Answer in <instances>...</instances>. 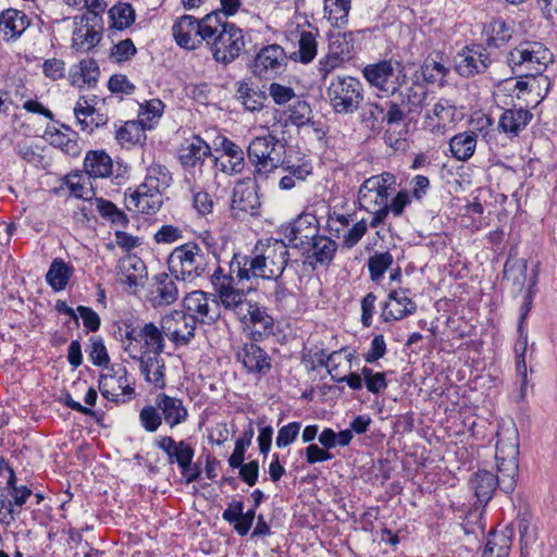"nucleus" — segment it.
<instances>
[{
    "mask_svg": "<svg viewBox=\"0 0 557 557\" xmlns=\"http://www.w3.org/2000/svg\"><path fill=\"white\" fill-rule=\"evenodd\" d=\"M519 433L515 424L502 425L497 431L495 459L498 473H502L506 494L515 490L518 475Z\"/></svg>",
    "mask_w": 557,
    "mask_h": 557,
    "instance_id": "obj_6",
    "label": "nucleus"
},
{
    "mask_svg": "<svg viewBox=\"0 0 557 557\" xmlns=\"http://www.w3.org/2000/svg\"><path fill=\"white\" fill-rule=\"evenodd\" d=\"M197 318L182 310H172L161 318L159 329L175 346H185L195 337Z\"/></svg>",
    "mask_w": 557,
    "mask_h": 557,
    "instance_id": "obj_12",
    "label": "nucleus"
},
{
    "mask_svg": "<svg viewBox=\"0 0 557 557\" xmlns=\"http://www.w3.org/2000/svg\"><path fill=\"white\" fill-rule=\"evenodd\" d=\"M317 50L318 41L315 34L302 30L298 39V50L290 54V59L308 64L315 58Z\"/></svg>",
    "mask_w": 557,
    "mask_h": 557,
    "instance_id": "obj_43",
    "label": "nucleus"
},
{
    "mask_svg": "<svg viewBox=\"0 0 557 557\" xmlns=\"http://www.w3.org/2000/svg\"><path fill=\"white\" fill-rule=\"evenodd\" d=\"M90 17L82 15L79 22H76V28L73 32V48L78 51H89L101 40L102 33L95 25H90Z\"/></svg>",
    "mask_w": 557,
    "mask_h": 557,
    "instance_id": "obj_34",
    "label": "nucleus"
},
{
    "mask_svg": "<svg viewBox=\"0 0 557 557\" xmlns=\"http://www.w3.org/2000/svg\"><path fill=\"white\" fill-rule=\"evenodd\" d=\"M327 97L336 113H354L363 100L362 84L351 76H337L327 87Z\"/></svg>",
    "mask_w": 557,
    "mask_h": 557,
    "instance_id": "obj_10",
    "label": "nucleus"
},
{
    "mask_svg": "<svg viewBox=\"0 0 557 557\" xmlns=\"http://www.w3.org/2000/svg\"><path fill=\"white\" fill-rule=\"evenodd\" d=\"M300 428V422H290L282 426L277 432L276 446L284 448L290 445L297 438Z\"/></svg>",
    "mask_w": 557,
    "mask_h": 557,
    "instance_id": "obj_63",
    "label": "nucleus"
},
{
    "mask_svg": "<svg viewBox=\"0 0 557 557\" xmlns=\"http://www.w3.org/2000/svg\"><path fill=\"white\" fill-rule=\"evenodd\" d=\"M507 62L521 77L536 76L553 62V54L542 42L524 40L509 51Z\"/></svg>",
    "mask_w": 557,
    "mask_h": 557,
    "instance_id": "obj_7",
    "label": "nucleus"
},
{
    "mask_svg": "<svg viewBox=\"0 0 557 557\" xmlns=\"http://www.w3.org/2000/svg\"><path fill=\"white\" fill-rule=\"evenodd\" d=\"M163 110L164 104L161 100L151 99L149 101H146L144 104L140 106V111L138 114L140 119L139 123L144 127L150 128L152 126L151 123L162 115Z\"/></svg>",
    "mask_w": 557,
    "mask_h": 557,
    "instance_id": "obj_52",
    "label": "nucleus"
},
{
    "mask_svg": "<svg viewBox=\"0 0 557 557\" xmlns=\"http://www.w3.org/2000/svg\"><path fill=\"white\" fill-rule=\"evenodd\" d=\"M400 103L408 115H419L430 106V98L424 85L416 82L398 94Z\"/></svg>",
    "mask_w": 557,
    "mask_h": 557,
    "instance_id": "obj_33",
    "label": "nucleus"
},
{
    "mask_svg": "<svg viewBox=\"0 0 557 557\" xmlns=\"http://www.w3.org/2000/svg\"><path fill=\"white\" fill-rule=\"evenodd\" d=\"M478 135L474 132H462L449 140V150L458 161H468L475 151Z\"/></svg>",
    "mask_w": 557,
    "mask_h": 557,
    "instance_id": "obj_42",
    "label": "nucleus"
},
{
    "mask_svg": "<svg viewBox=\"0 0 557 557\" xmlns=\"http://www.w3.org/2000/svg\"><path fill=\"white\" fill-rule=\"evenodd\" d=\"M162 202L163 197L158 184L150 185L146 182L125 197L127 209L143 214L156 213L161 208Z\"/></svg>",
    "mask_w": 557,
    "mask_h": 557,
    "instance_id": "obj_18",
    "label": "nucleus"
},
{
    "mask_svg": "<svg viewBox=\"0 0 557 557\" xmlns=\"http://www.w3.org/2000/svg\"><path fill=\"white\" fill-rule=\"evenodd\" d=\"M236 357L250 373L267 374L271 369L270 356L255 343L243 344Z\"/></svg>",
    "mask_w": 557,
    "mask_h": 557,
    "instance_id": "obj_23",
    "label": "nucleus"
},
{
    "mask_svg": "<svg viewBox=\"0 0 557 557\" xmlns=\"http://www.w3.org/2000/svg\"><path fill=\"white\" fill-rule=\"evenodd\" d=\"M147 275L146 264L136 255H126L117 262V282L129 294H136L139 288L144 287Z\"/></svg>",
    "mask_w": 557,
    "mask_h": 557,
    "instance_id": "obj_16",
    "label": "nucleus"
},
{
    "mask_svg": "<svg viewBox=\"0 0 557 557\" xmlns=\"http://www.w3.org/2000/svg\"><path fill=\"white\" fill-rule=\"evenodd\" d=\"M97 208L103 218L109 219L114 224L125 226L128 223L126 214L111 201L99 199Z\"/></svg>",
    "mask_w": 557,
    "mask_h": 557,
    "instance_id": "obj_55",
    "label": "nucleus"
},
{
    "mask_svg": "<svg viewBox=\"0 0 557 557\" xmlns=\"http://www.w3.org/2000/svg\"><path fill=\"white\" fill-rule=\"evenodd\" d=\"M513 534L515 529L511 524L500 531L490 532L482 557H508Z\"/></svg>",
    "mask_w": 557,
    "mask_h": 557,
    "instance_id": "obj_36",
    "label": "nucleus"
},
{
    "mask_svg": "<svg viewBox=\"0 0 557 557\" xmlns=\"http://www.w3.org/2000/svg\"><path fill=\"white\" fill-rule=\"evenodd\" d=\"M490 64V54L483 46L466 47L455 57V69L463 77L483 73Z\"/></svg>",
    "mask_w": 557,
    "mask_h": 557,
    "instance_id": "obj_20",
    "label": "nucleus"
},
{
    "mask_svg": "<svg viewBox=\"0 0 557 557\" xmlns=\"http://www.w3.org/2000/svg\"><path fill=\"white\" fill-rule=\"evenodd\" d=\"M162 352L156 351L134 360L138 362L139 371L145 380L159 388L165 386V362L162 358Z\"/></svg>",
    "mask_w": 557,
    "mask_h": 557,
    "instance_id": "obj_31",
    "label": "nucleus"
},
{
    "mask_svg": "<svg viewBox=\"0 0 557 557\" xmlns=\"http://www.w3.org/2000/svg\"><path fill=\"white\" fill-rule=\"evenodd\" d=\"M502 478V473L495 475L487 470H479L470 476L469 485L480 505L485 506L490 502L497 485L504 491Z\"/></svg>",
    "mask_w": 557,
    "mask_h": 557,
    "instance_id": "obj_27",
    "label": "nucleus"
},
{
    "mask_svg": "<svg viewBox=\"0 0 557 557\" xmlns=\"http://www.w3.org/2000/svg\"><path fill=\"white\" fill-rule=\"evenodd\" d=\"M285 50L276 44L262 47L255 55L250 70L256 77L271 79L286 66Z\"/></svg>",
    "mask_w": 557,
    "mask_h": 557,
    "instance_id": "obj_13",
    "label": "nucleus"
},
{
    "mask_svg": "<svg viewBox=\"0 0 557 557\" xmlns=\"http://www.w3.org/2000/svg\"><path fill=\"white\" fill-rule=\"evenodd\" d=\"M362 74L372 88L385 96L395 95L407 78L404 65L392 60L368 64Z\"/></svg>",
    "mask_w": 557,
    "mask_h": 557,
    "instance_id": "obj_9",
    "label": "nucleus"
},
{
    "mask_svg": "<svg viewBox=\"0 0 557 557\" xmlns=\"http://www.w3.org/2000/svg\"><path fill=\"white\" fill-rule=\"evenodd\" d=\"M45 139L52 146L60 148L70 156L79 154V146L74 135L64 133L55 127L48 128L45 133Z\"/></svg>",
    "mask_w": 557,
    "mask_h": 557,
    "instance_id": "obj_46",
    "label": "nucleus"
},
{
    "mask_svg": "<svg viewBox=\"0 0 557 557\" xmlns=\"http://www.w3.org/2000/svg\"><path fill=\"white\" fill-rule=\"evenodd\" d=\"M417 305L408 296L407 289L393 290L388 294V301L382 310V318L385 322L401 320L414 313Z\"/></svg>",
    "mask_w": 557,
    "mask_h": 557,
    "instance_id": "obj_24",
    "label": "nucleus"
},
{
    "mask_svg": "<svg viewBox=\"0 0 557 557\" xmlns=\"http://www.w3.org/2000/svg\"><path fill=\"white\" fill-rule=\"evenodd\" d=\"M214 12L207 14L201 20L191 15L181 16L172 27L173 36L178 46L185 49H196L203 41H207L208 33L206 28L212 24Z\"/></svg>",
    "mask_w": 557,
    "mask_h": 557,
    "instance_id": "obj_11",
    "label": "nucleus"
},
{
    "mask_svg": "<svg viewBox=\"0 0 557 557\" xmlns=\"http://www.w3.org/2000/svg\"><path fill=\"white\" fill-rule=\"evenodd\" d=\"M172 176L170 171L160 164H152L147 170L146 183L158 184V188L164 189L170 185Z\"/></svg>",
    "mask_w": 557,
    "mask_h": 557,
    "instance_id": "obj_61",
    "label": "nucleus"
},
{
    "mask_svg": "<svg viewBox=\"0 0 557 557\" xmlns=\"http://www.w3.org/2000/svg\"><path fill=\"white\" fill-rule=\"evenodd\" d=\"M361 120L369 128H379L385 121V109L376 103H368L363 109Z\"/></svg>",
    "mask_w": 557,
    "mask_h": 557,
    "instance_id": "obj_59",
    "label": "nucleus"
},
{
    "mask_svg": "<svg viewBox=\"0 0 557 557\" xmlns=\"http://www.w3.org/2000/svg\"><path fill=\"white\" fill-rule=\"evenodd\" d=\"M525 79L521 78L516 82V89L519 91H537L542 87H544L545 91L544 95L541 96V99H544L549 90L550 82L547 76L543 75H536V76H528L524 77Z\"/></svg>",
    "mask_w": 557,
    "mask_h": 557,
    "instance_id": "obj_56",
    "label": "nucleus"
},
{
    "mask_svg": "<svg viewBox=\"0 0 557 557\" xmlns=\"http://www.w3.org/2000/svg\"><path fill=\"white\" fill-rule=\"evenodd\" d=\"M286 174L295 178L298 183L304 182L308 175L312 172V166L307 161L298 163H290L285 161L284 165L281 166Z\"/></svg>",
    "mask_w": 557,
    "mask_h": 557,
    "instance_id": "obj_64",
    "label": "nucleus"
},
{
    "mask_svg": "<svg viewBox=\"0 0 557 557\" xmlns=\"http://www.w3.org/2000/svg\"><path fill=\"white\" fill-rule=\"evenodd\" d=\"M209 257L197 244L189 242L171 252L169 269L175 278L194 281L207 272Z\"/></svg>",
    "mask_w": 557,
    "mask_h": 557,
    "instance_id": "obj_8",
    "label": "nucleus"
},
{
    "mask_svg": "<svg viewBox=\"0 0 557 557\" xmlns=\"http://www.w3.org/2000/svg\"><path fill=\"white\" fill-rule=\"evenodd\" d=\"M213 305L214 300L202 290H194L184 298L185 312L196 315L197 323H211L218 319L219 313L212 308Z\"/></svg>",
    "mask_w": 557,
    "mask_h": 557,
    "instance_id": "obj_25",
    "label": "nucleus"
},
{
    "mask_svg": "<svg viewBox=\"0 0 557 557\" xmlns=\"http://www.w3.org/2000/svg\"><path fill=\"white\" fill-rule=\"evenodd\" d=\"M157 446L163 450L171 463L176 462L181 470H186L193 461L195 451L194 448L185 441L178 443L171 436H161L157 441Z\"/></svg>",
    "mask_w": 557,
    "mask_h": 557,
    "instance_id": "obj_30",
    "label": "nucleus"
},
{
    "mask_svg": "<svg viewBox=\"0 0 557 557\" xmlns=\"http://www.w3.org/2000/svg\"><path fill=\"white\" fill-rule=\"evenodd\" d=\"M95 112V108L86 97L82 96L78 98L74 108V114L83 131L91 132L95 126L99 125L92 117Z\"/></svg>",
    "mask_w": 557,
    "mask_h": 557,
    "instance_id": "obj_49",
    "label": "nucleus"
},
{
    "mask_svg": "<svg viewBox=\"0 0 557 557\" xmlns=\"http://www.w3.org/2000/svg\"><path fill=\"white\" fill-rule=\"evenodd\" d=\"M260 206L261 202L255 184L249 182L236 184L231 203V212L234 218L244 220L248 215H258Z\"/></svg>",
    "mask_w": 557,
    "mask_h": 557,
    "instance_id": "obj_17",
    "label": "nucleus"
},
{
    "mask_svg": "<svg viewBox=\"0 0 557 557\" xmlns=\"http://www.w3.org/2000/svg\"><path fill=\"white\" fill-rule=\"evenodd\" d=\"M29 23L28 16L15 9L5 10L0 15V30L5 40L18 38L27 29Z\"/></svg>",
    "mask_w": 557,
    "mask_h": 557,
    "instance_id": "obj_37",
    "label": "nucleus"
},
{
    "mask_svg": "<svg viewBox=\"0 0 557 557\" xmlns=\"http://www.w3.org/2000/svg\"><path fill=\"white\" fill-rule=\"evenodd\" d=\"M154 401L165 424L171 429L186 421L188 410L182 399L166 394H159Z\"/></svg>",
    "mask_w": 557,
    "mask_h": 557,
    "instance_id": "obj_29",
    "label": "nucleus"
},
{
    "mask_svg": "<svg viewBox=\"0 0 557 557\" xmlns=\"http://www.w3.org/2000/svg\"><path fill=\"white\" fill-rule=\"evenodd\" d=\"M136 47L132 39H124L113 45L110 52V60L114 63H123L128 61L136 54Z\"/></svg>",
    "mask_w": 557,
    "mask_h": 557,
    "instance_id": "obj_60",
    "label": "nucleus"
},
{
    "mask_svg": "<svg viewBox=\"0 0 557 557\" xmlns=\"http://www.w3.org/2000/svg\"><path fill=\"white\" fill-rule=\"evenodd\" d=\"M99 389L103 397L115 403L125 401L134 394L125 368L120 369L114 374L102 375L99 381Z\"/></svg>",
    "mask_w": 557,
    "mask_h": 557,
    "instance_id": "obj_22",
    "label": "nucleus"
},
{
    "mask_svg": "<svg viewBox=\"0 0 557 557\" xmlns=\"http://www.w3.org/2000/svg\"><path fill=\"white\" fill-rule=\"evenodd\" d=\"M286 141L271 133L255 136L248 147L247 157L253 166V174L268 177L285 163Z\"/></svg>",
    "mask_w": 557,
    "mask_h": 557,
    "instance_id": "obj_5",
    "label": "nucleus"
},
{
    "mask_svg": "<svg viewBox=\"0 0 557 557\" xmlns=\"http://www.w3.org/2000/svg\"><path fill=\"white\" fill-rule=\"evenodd\" d=\"M206 32L209 34L206 44L219 63H232L245 48L243 30L233 23L222 21L219 12H214L212 24L207 26Z\"/></svg>",
    "mask_w": 557,
    "mask_h": 557,
    "instance_id": "obj_4",
    "label": "nucleus"
},
{
    "mask_svg": "<svg viewBox=\"0 0 557 557\" xmlns=\"http://www.w3.org/2000/svg\"><path fill=\"white\" fill-rule=\"evenodd\" d=\"M222 158H214V166L228 175L239 174L245 169V158L243 149L232 141L223 137L221 140Z\"/></svg>",
    "mask_w": 557,
    "mask_h": 557,
    "instance_id": "obj_26",
    "label": "nucleus"
},
{
    "mask_svg": "<svg viewBox=\"0 0 557 557\" xmlns=\"http://www.w3.org/2000/svg\"><path fill=\"white\" fill-rule=\"evenodd\" d=\"M121 347L132 360L140 359L156 351H164L165 338L153 322L135 324L125 321L119 326Z\"/></svg>",
    "mask_w": 557,
    "mask_h": 557,
    "instance_id": "obj_2",
    "label": "nucleus"
},
{
    "mask_svg": "<svg viewBox=\"0 0 557 557\" xmlns=\"http://www.w3.org/2000/svg\"><path fill=\"white\" fill-rule=\"evenodd\" d=\"M533 114L523 108L505 110L498 120V129L509 138L517 137L532 121Z\"/></svg>",
    "mask_w": 557,
    "mask_h": 557,
    "instance_id": "obj_32",
    "label": "nucleus"
},
{
    "mask_svg": "<svg viewBox=\"0 0 557 557\" xmlns=\"http://www.w3.org/2000/svg\"><path fill=\"white\" fill-rule=\"evenodd\" d=\"M394 258L391 252H375L368 260V269L372 281H380L385 271L393 264Z\"/></svg>",
    "mask_w": 557,
    "mask_h": 557,
    "instance_id": "obj_51",
    "label": "nucleus"
},
{
    "mask_svg": "<svg viewBox=\"0 0 557 557\" xmlns=\"http://www.w3.org/2000/svg\"><path fill=\"white\" fill-rule=\"evenodd\" d=\"M319 231L317 216L312 213H301L286 227L285 237L292 246L307 249L319 235Z\"/></svg>",
    "mask_w": 557,
    "mask_h": 557,
    "instance_id": "obj_19",
    "label": "nucleus"
},
{
    "mask_svg": "<svg viewBox=\"0 0 557 557\" xmlns=\"http://www.w3.org/2000/svg\"><path fill=\"white\" fill-rule=\"evenodd\" d=\"M216 294L223 308L233 313L238 321L251 308L253 302L247 299L244 290L234 288L233 284L230 286L222 285Z\"/></svg>",
    "mask_w": 557,
    "mask_h": 557,
    "instance_id": "obj_35",
    "label": "nucleus"
},
{
    "mask_svg": "<svg viewBox=\"0 0 557 557\" xmlns=\"http://www.w3.org/2000/svg\"><path fill=\"white\" fill-rule=\"evenodd\" d=\"M72 272V267L62 259H54L46 274V281L54 290H62L67 285Z\"/></svg>",
    "mask_w": 557,
    "mask_h": 557,
    "instance_id": "obj_45",
    "label": "nucleus"
},
{
    "mask_svg": "<svg viewBox=\"0 0 557 557\" xmlns=\"http://www.w3.org/2000/svg\"><path fill=\"white\" fill-rule=\"evenodd\" d=\"M175 277L168 273H159L152 277L147 299L153 308L174 304L180 295Z\"/></svg>",
    "mask_w": 557,
    "mask_h": 557,
    "instance_id": "obj_21",
    "label": "nucleus"
},
{
    "mask_svg": "<svg viewBox=\"0 0 557 557\" xmlns=\"http://www.w3.org/2000/svg\"><path fill=\"white\" fill-rule=\"evenodd\" d=\"M289 260L287 245L283 240L269 239L265 244L256 246L253 256L245 257L244 265L238 262L237 277L277 280L283 274Z\"/></svg>",
    "mask_w": 557,
    "mask_h": 557,
    "instance_id": "obj_1",
    "label": "nucleus"
},
{
    "mask_svg": "<svg viewBox=\"0 0 557 557\" xmlns=\"http://www.w3.org/2000/svg\"><path fill=\"white\" fill-rule=\"evenodd\" d=\"M338 245L335 240L325 235H318L308 245L307 251L310 252L309 258L313 259L321 265H329L337 251Z\"/></svg>",
    "mask_w": 557,
    "mask_h": 557,
    "instance_id": "obj_40",
    "label": "nucleus"
},
{
    "mask_svg": "<svg viewBox=\"0 0 557 557\" xmlns=\"http://www.w3.org/2000/svg\"><path fill=\"white\" fill-rule=\"evenodd\" d=\"M457 109L455 104L445 98L430 99V106L424 108L423 126L433 134H444L451 128L455 122Z\"/></svg>",
    "mask_w": 557,
    "mask_h": 557,
    "instance_id": "obj_14",
    "label": "nucleus"
},
{
    "mask_svg": "<svg viewBox=\"0 0 557 557\" xmlns=\"http://www.w3.org/2000/svg\"><path fill=\"white\" fill-rule=\"evenodd\" d=\"M396 186V176L389 172H383L367 178L360 186L358 201L360 208L372 213L369 225L372 228L381 225L389 213V191Z\"/></svg>",
    "mask_w": 557,
    "mask_h": 557,
    "instance_id": "obj_3",
    "label": "nucleus"
},
{
    "mask_svg": "<svg viewBox=\"0 0 557 557\" xmlns=\"http://www.w3.org/2000/svg\"><path fill=\"white\" fill-rule=\"evenodd\" d=\"M528 271V262L525 259L512 257L510 253L504 265L503 277L511 284L512 292L521 293Z\"/></svg>",
    "mask_w": 557,
    "mask_h": 557,
    "instance_id": "obj_41",
    "label": "nucleus"
},
{
    "mask_svg": "<svg viewBox=\"0 0 557 557\" xmlns=\"http://www.w3.org/2000/svg\"><path fill=\"white\" fill-rule=\"evenodd\" d=\"M210 156V146L199 136L185 139L178 149V159L186 169L201 165Z\"/></svg>",
    "mask_w": 557,
    "mask_h": 557,
    "instance_id": "obj_28",
    "label": "nucleus"
},
{
    "mask_svg": "<svg viewBox=\"0 0 557 557\" xmlns=\"http://www.w3.org/2000/svg\"><path fill=\"white\" fill-rule=\"evenodd\" d=\"M244 332L253 342H261L274 332V319L267 309L253 301L239 320Z\"/></svg>",
    "mask_w": 557,
    "mask_h": 557,
    "instance_id": "obj_15",
    "label": "nucleus"
},
{
    "mask_svg": "<svg viewBox=\"0 0 557 557\" xmlns=\"http://www.w3.org/2000/svg\"><path fill=\"white\" fill-rule=\"evenodd\" d=\"M269 95L275 104L278 106L285 104L296 98V92L292 87L282 85L280 83L270 84Z\"/></svg>",
    "mask_w": 557,
    "mask_h": 557,
    "instance_id": "obj_62",
    "label": "nucleus"
},
{
    "mask_svg": "<svg viewBox=\"0 0 557 557\" xmlns=\"http://www.w3.org/2000/svg\"><path fill=\"white\" fill-rule=\"evenodd\" d=\"M84 169L89 177H109L113 171V161L104 151H89L84 160Z\"/></svg>",
    "mask_w": 557,
    "mask_h": 557,
    "instance_id": "obj_39",
    "label": "nucleus"
},
{
    "mask_svg": "<svg viewBox=\"0 0 557 557\" xmlns=\"http://www.w3.org/2000/svg\"><path fill=\"white\" fill-rule=\"evenodd\" d=\"M367 231L368 224L364 219L354 223L352 226L346 230L342 235L343 247L347 249L355 247L366 235Z\"/></svg>",
    "mask_w": 557,
    "mask_h": 557,
    "instance_id": "obj_58",
    "label": "nucleus"
},
{
    "mask_svg": "<svg viewBox=\"0 0 557 557\" xmlns=\"http://www.w3.org/2000/svg\"><path fill=\"white\" fill-rule=\"evenodd\" d=\"M350 0H324L325 16L332 26L342 27L348 22Z\"/></svg>",
    "mask_w": 557,
    "mask_h": 557,
    "instance_id": "obj_47",
    "label": "nucleus"
},
{
    "mask_svg": "<svg viewBox=\"0 0 557 557\" xmlns=\"http://www.w3.org/2000/svg\"><path fill=\"white\" fill-rule=\"evenodd\" d=\"M139 420L147 432H156L162 423V417L157 405L145 406L139 412Z\"/></svg>",
    "mask_w": 557,
    "mask_h": 557,
    "instance_id": "obj_57",
    "label": "nucleus"
},
{
    "mask_svg": "<svg viewBox=\"0 0 557 557\" xmlns=\"http://www.w3.org/2000/svg\"><path fill=\"white\" fill-rule=\"evenodd\" d=\"M512 34L511 23L500 18L494 20L483 28L484 48H500L511 39Z\"/></svg>",
    "mask_w": 557,
    "mask_h": 557,
    "instance_id": "obj_38",
    "label": "nucleus"
},
{
    "mask_svg": "<svg viewBox=\"0 0 557 557\" xmlns=\"http://www.w3.org/2000/svg\"><path fill=\"white\" fill-rule=\"evenodd\" d=\"M449 69L442 62L433 59H426L422 65V75L428 83L434 84L442 82L448 74Z\"/></svg>",
    "mask_w": 557,
    "mask_h": 557,
    "instance_id": "obj_54",
    "label": "nucleus"
},
{
    "mask_svg": "<svg viewBox=\"0 0 557 557\" xmlns=\"http://www.w3.org/2000/svg\"><path fill=\"white\" fill-rule=\"evenodd\" d=\"M145 127L135 121H127L115 133V139L121 146H133L144 137Z\"/></svg>",
    "mask_w": 557,
    "mask_h": 557,
    "instance_id": "obj_50",
    "label": "nucleus"
},
{
    "mask_svg": "<svg viewBox=\"0 0 557 557\" xmlns=\"http://www.w3.org/2000/svg\"><path fill=\"white\" fill-rule=\"evenodd\" d=\"M135 10L129 3L119 2L109 10L110 26L117 30L128 28L135 22Z\"/></svg>",
    "mask_w": 557,
    "mask_h": 557,
    "instance_id": "obj_48",
    "label": "nucleus"
},
{
    "mask_svg": "<svg viewBox=\"0 0 557 557\" xmlns=\"http://www.w3.org/2000/svg\"><path fill=\"white\" fill-rule=\"evenodd\" d=\"M311 117L312 110L308 102L299 100L289 106L288 120L293 125L297 127L304 126L311 121Z\"/></svg>",
    "mask_w": 557,
    "mask_h": 557,
    "instance_id": "obj_53",
    "label": "nucleus"
},
{
    "mask_svg": "<svg viewBox=\"0 0 557 557\" xmlns=\"http://www.w3.org/2000/svg\"><path fill=\"white\" fill-rule=\"evenodd\" d=\"M236 98L248 111H258L263 108L265 95L252 88L246 82L236 83Z\"/></svg>",
    "mask_w": 557,
    "mask_h": 557,
    "instance_id": "obj_44",
    "label": "nucleus"
}]
</instances>
